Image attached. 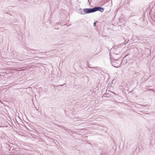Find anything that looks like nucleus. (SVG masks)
<instances>
[{"label": "nucleus", "instance_id": "nucleus-2", "mask_svg": "<svg viewBox=\"0 0 155 155\" xmlns=\"http://www.w3.org/2000/svg\"><path fill=\"white\" fill-rule=\"evenodd\" d=\"M83 11L84 12H82V11H81V14L83 15L94 12L93 8H84L83 9Z\"/></svg>", "mask_w": 155, "mask_h": 155}, {"label": "nucleus", "instance_id": "nucleus-4", "mask_svg": "<svg viewBox=\"0 0 155 155\" xmlns=\"http://www.w3.org/2000/svg\"><path fill=\"white\" fill-rule=\"evenodd\" d=\"M30 51H32L31 52L33 53H35V51H36V50H35L33 49H31L29 50Z\"/></svg>", "mask_w": 155, "mask_h": 155}, {"label": "nucleus", "instance_id": "nucleus-8", "mask_svg": "<svg viewBox=\"0 0 155 155\" xmlns=\"http://www.w3.org/2000/svg\"><path fill=\"white\" fill-rule=\"evenodd\" d=\"M129 41V40H128L127 41V42L125 43L124 44H127V42Z\"/></svg>", "mask_w": 155, "mask_h": 155}, {"label": "nucleus", "instance_id": "nucleus-1", "mask_svg": "<svg viewBox=\"0 0 155 155\" xmlns=\"http://www.w3.org/2000/svg\"><path fill=\"white\" fill-rule=\"evenodd\" d=\"M114 61L111 62L112 65L115 68L120 67L122 63V61H121L120 62V61L119 60L114 59Z\"/></svg>", "mask_w": 155, "mask_h": 155}, {"label": "nucleus", "instance_id": "nucleus-7", "mask_svg": "<svg viewBox=\"0 0 155 155\" xmlns=\"http://www.w3.org/2000/svg\"><path fill=\"white\" fill-rule=\"evenodd\" d=\"M128 54H127L126 56L125 57H124V58H123V59L122 60V61H123V59L125 58V57L127 56H128Z\"/></svg>", "mask_w": 155, "mask_h": 155}, {"label": "nucleus", "instance_id": "nucleus-5", "mask_svg": "<svg viewBox=\"0 0 155 155\" xmlns=\"http://www.w3.org/2000/svg\"><path fill=\"white\" fill-rule=\"evenodd\" d=\"M88 67L89 68H92V69H97V67H91L90 66H88Z\"/></svg>", "mask_w": 155, "mask_h": 155}, {"label": "nucleus", "instance_id": "nucleus-6", "mask_svg": "<svg viewBox=\"0 0 155 155\" xmlns=\"http://www.w3.org/2000/svg\"><path fill=\"white\" fill-rule=\"evenodd\" d=\"M97 22V21H96L95 22H94L93 24V26L94 27L95 26H96V23Z\"/></svg>", "mask_w": 155, "mask_h": 155}, {"label": "nucleus", "instance_id": "nucleus-11", "mask_svg": "<svg viewBox=\"0 0 155 155\" xmlns=\"http://www.w3.org/2000/svg\"><path fill=\"white\" fill-rule=\"evenodd\" d=\"M127 62V61H126V63Z\"/></svg>", "mask_w": 155, "mask_h": 155}, {"label": "nucleus", "instance_id": "nucleus-3", "mask_svg": "<svg viewBox=\"0 0 155 155\" xmlns=\"http://www.w3.org/2000/svg\"><path fill=\"white\" fill-rule=\"evenodd\" d=\"M93 8L94 12L97 11H99L101 12H103L104 10V9L103 8L100 6H96L94 8Z\"/></svg>", "mask_w": 155, "mask_h": 155}, {"label": "nucleus", "instance_id": "nucleus-9", "mask_svg": "<svg viewBox=\"0 0 155 155\" xmlns=\"http://www.w3.org/2000/svg\"><path fill=\"white\" fill-rule=\"evenodd\" d=\"M63 85H59L60 86H62Z\"/></svg>", "mask_w": 155, "mask_h": 155}, {"label": "nucleus", "instance_id": "nucleus-10", "mask_svg": "<svg viewBox=\"0 0 155 155\" xmlns=\"http://www.w3.org/2000/svg\"><path fill=\"white\" fill-rule=\"evenodd\" d=\"M138 74V72H137V73H135V74Z\"/></svg>", "mask_w": 155, "mask_h": 155}, {"label": "nucleus", "instance_id": "nucleus-12", "mask_svg": "<svg viewBox=\"0 0 155 155\" xmlns=\"http://www.w3.org/2000/svg\"><path fill=\"white\" fill-rule=\"evenodd\" d=\"M88 0L89 1V0Z\"/></svg>", "mask_w": 155, "mask_h": 155}]
</instances>
